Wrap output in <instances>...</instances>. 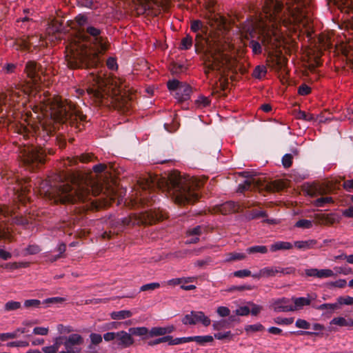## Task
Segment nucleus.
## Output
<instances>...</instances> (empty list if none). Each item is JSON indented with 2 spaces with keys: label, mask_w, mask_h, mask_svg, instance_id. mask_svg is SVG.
<instances>
[{
  "label": "nucleus",
  "mask_w": 353,
  "mask_h": 353,
  "mask_svg": "<svg viewBox=\"0 0 353 353\" xmlns=\"http://www.w3.org/2000/svg\"><path fill=\"white\" fill-rule=\"evenodd\" d=\"M160 287V284L159 283H150L143 285L140 291H153Z\"/></svg>",
  "instance_id": "nucleus-55"
},
{
  "label": "nucleus",
  "mask_w": 353,
  "mask_h": 353,
  "mask_svg": "<svg viewBox=\"0 0 353 353\" xmlns=\"http://www.w3.org/2000/svg\"><path fill=\"white\" fill-rule=\"evenodd\" d=\"M170 339H171V336L170 335H167V336H162V337L156 339L152 340V341H150L148 343V345L149 346H154V345H157L160 344L161 343L168 342L169 343Z\"/></svg>",
  "instance_id": "nucleus-47"
},
{
  "label": "nucleus",
  "mask_w": 353,
  "mask_h": 353,
  "mask_svg": "<svg viewBox=\"0 0 353 353\" xmlns=\"http://www.w3.org/2000/svg\"><path fill=\"white\" fill-rule=\"evenodd\" d=\"M203 230V228L201 225H197L192 229H190L188 231V234L189 236H198L201 234L202 230Z\"/></svg>",
  "instance_id": "nucleus-64"
},
{
  "label": "nucleus",
  "mask_w": 353,
  "mask_h": 353,
  "mask_svg": "<svg viewBox=\"0 0 353 353\" xmlns=\"http://www.w3.org/2000/svg\"><path fill=\"white\" fill-rule=\"evenodd\" d=\"M317 241L314 239H308L306 241H296L294 242V246L301 250H307L315 247Z\"/></svg>",
  "instance_id": "nucleus-22"
},
{
  "label": "nucleus",
  "mask_w": 353,
  "mask_h": 353,
  "mask_svg": "<svg viewBox=\"0 0 353 353\" xmlns=\"http://www.w3.org/2000/svg\"><path fill=\"white\" fill-rule=\"evenodd\" d=\"M129 332L131 336H147L150 337V330L145 327H130L129 329Z\"/></svg>",
  "instance_id": "nucleus-30"
},
{
  "label": "nucleus",
  "mask_w": 353,
  "mask_h": 353,
  "mask_svg": "<svg viewBox=\"0 0 353 353\" xmlns=\"http://www.w3.org/2000/svg\"><path fill=\"white\" fill-rule=\"evenodd\" d=\"M296 228L308 229L312 226V222L307 219H300L296 223Z\"/></svg>",
  "instance_id": "nucleus-52"
},
{
  "label": "nucleus",
  "mask_w": 353,
  "mask_h": 353,
  "mask_svg": "<svg viewBox=\"0 0 353 353\" xmlns=\"http://www.w3.org/2000/svg\"><path fill=\"white\" fill-rule=\"evenodd\" d=\"M267 73V69L264 65H257L252 73V76L256 78L261 79Z\"/></svg>",
  "instance_id": "nucleus-35"
},
{
  "label": "nucleus",
  "mask_w": 353,
  "mask_h": 353,
  "mask_svg": "<svg viewBox=\"0 0 353 353\" xmlns=\"http://www.w3.org/2000/svg\"><path fill=\"white\" fill-rule=\"evenodd\" d=\"M274 323L280 325H288L292 324L294 322V318H282V317H276L273 319Z\"/></svg>",
  "instance_id": "nucleus-42"
},
{
  "label": "nucleus",
  "mask_w": 353,
  "mask_h": 353,
  "mask_svg": "<svg viewBox=\"0 0 353 353\" xmlns=\"http://www.w3.org/2000/svg\"><path fill=\"white\" fill-rule=\"evenodd\" d=\"M84 39L92 46L94 51L87 48L72 50L65 56L68 65L71 69L97 68L101 65L99 54L105 52L110 46L108 38L102 34L103 28L88 24L83 31Z\"/></svg>",
  "instance_id": "nucleus-3"
},
{
  "label": "nucleus",
  "mask_w": 353,
  "mask_h": 353,
  "mask_svg": "<svg viewBox=\"0 0 353 353\" xmlns=\"http://www.w3.org/2000/svg\"><path fill=\"white\" fill-rule=\"evenodd\" d=\"M8 94L3 96L0 99L3 102V105H0V113H2L4 110V108L6 109V103L8 101H11L12 102L17 101L18 99L20 97L19 92H17L12 87H11L8 91Z\"/></svg>",
  "instance_id": "nucleus-16"
},
{
  "label": "nucleus",
  "mask_w": 353,
  "mask_h": 353,
  "mask_svg": "<svg viewBox=\"0 0 353 353\" xmlns=\"http://www.w3.org/2000/svg\"><path fill=\"white\" fill-rule=\"evenodd\" d=\"M65 341L74 346L80 345L83 343V338L78 334H72L65 337Z\"/></svg>",
  "instance_id": "nucleus-29"
},
{
  "label": "nucleus",
  "mask_w": 353,
  "mask_h": 353,
  "mask_svg": "<svg viewBox=\"0 0 353 353\" xmlns=\"http://www.w3.org/2000/svg\"><path fill=\"white\" fill-rule=\"evenodd\" d=\"M246 252L248 254H255V253H261V254H266L268 252V249L267 246L265 245H254L249 247L246 249Z\"/></svg>",
  "instance_id": "nucleus-33"
},
{
  "label": "nucleus",
  "mask_w": 353,
  "mask_h": 353,
  "mask_svg": "<svg viewBox=\"0 0 353 353\" xmlns=\"http://www.w3.org/2000/svg\"><path fill=\"white\" fill-rule=\"evenodd\" d=\"M312 307L316 310L323 311L326 310L325 314H332L334 310H338V305L336 303H323L321 305L312 304Z\"/></svg>",
  "instance_id": "nucleus-24"
},
{
  "label": "nucleus",
  "mask_w": 353,
  "mask_h": 353,
  "mask_svg": "<svg viewBox=\"0 0 353 353\" xmlns=\"http://www.w3.org/2000/svg\"><path fill=\"white\" fill-rule=\"evenodd\" d=\"M110 315L112 319L122 320L131 317L132 316V312L130 310H124L112 312Z\"/></svg>",
  "instance_id": "nucleus-26"
},
{
  "label": "nucleus",
  "mask_w": 353,
  "mask_h": 353,
  "mask_svg": "<svg viewBox=\"0 0 353 353\" xmlns=\"http://www.w3.org/2000/svg\"><path fill=\"white\" fill-rule=\"evenodd\" d=\"M315 294H307V297H293L291 300L294 303L292 305L293 312L303 309L304 306L312 305V302L316 299Z\"/></svg>",
  "instance_id": "nucleus-12"
},
{
  "label": "nucleus",
  "mask_w": 353,
  "mask_h": 353,
  "mask_svg": "<svg viewBox=\"0 0 353 353\" xmlns=\"http://www.w3.org/2000/svg\"><path fill=\"white\" fill-rule=\"evenodd\" d=\"M282 164L285 168H290L292 164V155L285 154L282 158Z\"/></svg>",
  "instance_id": "nucleus-62"
},
{
  "label": "nucleus",
  "mask_w": 353,
  "mask_h": 353,
  "mask_svg": "<svg viewBox=\"0 0 353 353\" xmlns=\"http://www.w3.org/2000/svg\"><path fill=\"white\" fill-rule=\"evenodd\" d=\"M333 1L341 12L349 13L353 10V0H333Z\"/></svg>",
  "instance_id": "nucleus-19"
},
{
  "label": "nucleus",
  "mask_w": 353,
  "mask_h": 353,
  "mask_svg": "<svg viewBox=\"0 0 353 353\" xmlns=\"http://www.w3.org/2000/svg\"><path fill=\"white\" fill-rule=\"evenodd\" d=\"M246 258L244 253L231 252L228 254L227 261H240Z\"/></svg>",
  "instance_id": "nucleus-41"
},
{
  "label": "nucleus",
  "mask_w": 353,
  "mask_h": 353,
  "mask_svg": "<svg viewBox=\"0 0 353 353\" xmlns=\"http://www.w3.org/2000/svg\"><path fill=\"white\" fill-rule=\"evenodd\" d=\"M192 38L190 36L187 35L186 37L182 39L179 48L181 50H188L192 47Z\"/></svg>",
  "instance_id": "nucleus-39"
},
{
  "label": "nucleus",
  "mask_w": 353,
  "mask_h": 353,
  "mask_svg": "<svg viewBox=\"0 0 353 353\" xmlns=\"http://www.w3.org/2000/svg\"><path fill=\"white\" fill-rule=\"evenodd\" d=\"M276 274L279 273L283 275L285 274H291L295 272V268L294 267H288V268H280L275 267Z\"/></svg>",
  "instance_id": "nucleus-48"
},
{
  "label": "nucleus",
  "mask_w": 353,
  "mask_h": 353,
  "mask_svg": "<svg viewBox=\"0 0 353 353\" xmlns=\"http://www.w3.org/2000/svg\"><path fill=\"white\" fill-rule=\"evenodd\" d=\"M57 119L62 122L70 121L73 123L77 121V128L81 130V122L86 121V116L81 112L73 110L70 105H64L62 103L57 104V110L55 112Z\"/></svg>",
  "instance_id": "nucleus-6"
},
{
  "label": "nucleus",
  "mask_w": 353,
  "mask_h": 353,
  "mask_svg": "<svg viewBox=\"0 0 353 353\" xmlns=\"http://www.w3.org/2000/svg\"><path fill=\"white\" fill-rule=\"evenodd\" d=\"M254 179H246L244 181L243 183H240L238 187V192H243L245 190H249L251 188V185L252 183H254Z\"/></svg>",
  "instance_id": "nucleus-45"
},
{
  "label": "nucleus",
  "mask_w": 353,
  "mask_h": 353,
  "mask_svg": "<svg viewBox=\"0 0 353 353\" xmlns=\"http://www.w3.org/2000/svg\"><path fill=\"white\" fill-rule=\"evenodd\" d=\"M336 304L338 305V309H339L342 305H353V297L350 296H339L336 299Z\"/></svg>",
  "instance_id": "nucleus-36"
},
{
  "label": "nucleus",
  "mask_w": 353,
  "mask_h": 353,
  "mask_svg": "<svg viewBox=\"0 0 353 353\" xmlns=\"http://www.w3.org/2000/svg\"><path fill=\"white\" fill-rule=\"evenodd\" d=\"M311 0H287L286 4L288 6L291 15L298 21L303 19L309 21L311 16Z\"/></svg>",
  "instance_id": "nucleus-7"
},
{
  "label": "nucleus",
  "mask_w": 353,
  "mask_h": 353,
  "mask_svg": "<svg viewBox=\"0 0 353 353\" xmlns=\"http://www.w3.org/2000/svg\"><path fill=\"white\" fill-rule=\"evenodd\" d=\"M254 278L261 276H276L275 267H265L260 270L259 273L252 275Z\"/></svg>",
  "instance_id": "nucleus-28"
},
{
  "label": "nucleus",
  "mask_w": 353,
  "mask_h": 353,
  "mask_svg": "<svg viewBox=\"0 0 353 353\" xmlns=\"http://www.w3.org/2000/svg\"><path fill=\"white\" fill-rule=\"evenodd\" d=\"M265 330V327L261 323H256L254 325H248L245 327V330L246 332H261Z\"/></svg>",
  "instance_id": "nucleus-46"
},
{
  "label": "nucleus",
  "mask_w": 353,
  "mask_h": 353,
  "mask_svg": "<svg viewBox=\"0 0 353 353\" xmlns=\"http://www.w3.org/2000/svg\"><path fill=\"white\" fill-rule=\"evenodd\" d=\"M143 190L165 188L172 199L179 205L194 203L199 198V190L203 182L197 178L190 176H181L174 172L165 181L157 175L146 173L139 180Z\"/></svg>",
  "instance_id": "nucleus-1"
},
{
  "label": "nucleus",
  "mask_w": 353,
  "mask_h": 353,
  "mask_svg": "<svg viewBox=\"0 0 353 353\" xmlns=\"http://www.w3.org/2000/svg\"><path fill=\"white\" fill-rule=\"evenodd\" d=\"M167 218L165 212L160 210L159 208L150 209L142 212L139 214H133L129 217L112 220V226L118 229V231L122 230L127 225H152L158 221Z\"/></svg>",
  "instance_id": "nucleus-4"
},
{
  "label": "nucleus",
  "mask_w": 353,
  "mask_h": 353,
  "mask_svg": "<svg viewBox=\"0 0 353 353\" xmlns=\"http://www.w3.org/2000/svg\"><path fill=\"white\" fill-rule=\"evenodd\" d=\"M295 325L298 328L309 330L311 328V324L305 319H298L295 322Z\"/></svg>",
  "instance_id": "nucleus-51"
},
{
  "label": "nucleus",
  "mask_w": 353,
  "mask_h": 353,
  "mask_svg": "<svg viewBox=\"0 0 353 353\" xmlns=\"http://www.w3.org/2000/svg\"><path fill=\"white\" fill-rule=\"evenodd\" d=\"M74 20L83 31L85 30V26H87L88 24H91V23H88V18L85 14H79L75 17Z\"/></svg>",
  "instance_id": "nucleus-31"
},
{
  "label": "nucleus",
  "mask_w": 353,
  "mask_h": 353,
  "mask_svg": "<svg viewBox=\"0 0 353 353\" xmlns=\"http://www.w3.org/2000/svg\"><path fill=\"white\" fill-rule=\"evenodd\" d=\"M334 276V272L332 270L322 269L318 270L317 277L318 278H327Z\"/></svg>",
  "instance_id": "nucleus-54"
},
{
  "label": "nucleus",
  "mask_w": 353,
  "mask_h": 353,
  "mask_svg": "<svg viewBox=\"0 0 353 353\" xmlns=\"http://www.w3.org/2000/svg\"><path fill=\"white\" fill-rule=\"evenodd\" d=\"M312 329L314 330V332L299 330L297 332H292L290 333L291 334H296L301 335V336H304V335L319 336L320 334V332L325 330V326L321 323H316L312 325Z\"/></svg>",
  "instance_id": "nucleus-20"
},
{
  "label": "nucleus",
  "mask_w": 353,
  "mask_h": 353,
  "mask_svg": "<svg viewBox=\"0 0 353 353\" xmlns=\"http://www.w3.org/2000/svg\"><path fill=\"white\" fill-rule=\"evenodd\" d=\"M292 248L293 245L290 242L279 241L270 245V250L274 252L277 251L291 250Z\"/></svg>",
  "instance_id": "nucleus-21"
},
{
  "label": "nucleus",
  "mask_w": 353,
  "mask_h": 353,
  "mask_svg": "<svg viewBox=\"0 0 353 353\" xmlns=\"http://www.w3.org/2000/svg\"><path fill=\"white\" fill-rule=\"evenodd\" d=\"M90 341L94 345H97L102 342L103 337L99 334L91 333L90 334Z\"/></svg>",
  "instance_id": "nucleus-63"
},
{
  "label": "nucleus",
  "mask_w": 353,
  "mask_h": 353,
  "mask_svg": "<svg viewBox=\"0 0 353 353\" xmlns=\"http://www.w3.org/2000/svg\"><path fill=\"white\" fill-rule=\"evenodd\" d=\"M257 39L260 41L262 46H264L265 48H268L272 43V36L269 33L265 32L263 30L259 31Z\"/></svg>",
  "instance_id": "nucleus-23"
},
{
  "label": "nucleus",
  "mask_w": 353,
  "mask_h": 353,
  "mask_svg": "<svg viewBox=\"0 0 353 353\" xmlns=\"http://www.w3.org/2000/svg\"><path fill=\"white\" fill-rule=\"evenodd\" d=\"M117 344L121 348L128 347L134 342L130 332L119 331L117 332Z\"/></svg>",
  "instance_id": "nucleus-13"
},
{
  "label": "nucleus",
  "mask_w": 353,
  "mask_h": 353,
  "mask_svg": "<svg viewBox=\"0 0 353 353\" xmlns=\"http://www.w3.org/2000/svg\"><path fill=\"white\" fill-rule=\"evenodd\" d=\"M63 345L65 346V351H61L59 353H79L81 352V348L70 345L67 341H64Z\"/></svg>",
  "instance_id": "nucleus-40"
},
{
  "label": "nucleus",
  "mask_w": 353,
  "mask_h": 353,
  "mask_svg": "<svg viewBox=\"0 0 353 353\" xmlns=\"http://www.w3.org/2000/svg\"><path fill=\"white\" fill-rule=\"evenodd\" d=\"M21 306V303L18 301H10L5 304L6 311H12L20 308Z\"/></svg>",
  "instance_id": "nucleus-50"
},
{
  "label": "nucleus",
  "mask_w": 353,
  "mask_h": 353,
  "mask_svg": "<svg viewBox=\"0 0 353 353\" xmlns=\"http://www.w3.org/2000/svg\"><path fill=\"white\" fill-rule=\"evenodd\" d=\"M191 93V86L183 83L178 92H176L175 98L180 102L185 101L190 99Z\"/></svg>",
  "instance_id": "nucleus-14"
},
{
  "label": "nucleus",
  "mask_w": 353,
  "mask_h": 353,
  "mask_svg": "<svg viewBox=\"0 0 353 353\" xmlns=\"http://www.w3.org/2000/svg\"><path fill=\"white\" fill-rule=\"evenodd\" d=\"M270 307L275 312L278 313L293 312L291 300L285 297L272 299L271 301Z\"/></svg>",
  "instance_id": "nucleus-11"
},
{
  "label": "nucleus",
  "mask_w": 353,
  "mask_h": 353,
  "mask_svg": "<svg viewBox=\"0 0 353 353\" xmlns=\"http://www.w3.org/2000/svg\"><path fill=\"white\" fill-rule=\"evenodd\" d=\"M19 336H18V334H17V332L16 330L14 331L13 332H7V333L0 334V340L3 341H7L8 339H16Z\"/></svg>",
  "instance_id": "nucleus-58"
},
{
  "label": "nucleus",
  "mask_w": 353,
  "mask_h": 353,
  "mask_svg": "<svg viewBox=\"0 0 353 353\" xmlns=\"http://www.w3.org/2000/svg\"><path fill=\"white\" fill-rule=\"evenodd\" d=\"M176 330L175 326L173 325L166 327H153L150 330V337L154 336H164L165 334H170L174 332Z\"/></svg>",
  "instance_id": "nucleus-15"
},
{
  "label": "nucleus",
  "mask_w": 353,
  "mask_h": 353,
  "mask_svg": "<svg viewBox=\"0 0 353 353\" xmlns=\"http://www.w3.org/2000/svg\"><path fill=\"white\" fill-rule=\"evenodd\" d=\"M330 324L339 327H346V319L342 316L335 317L330 321Z\"/></svg>",
  "instance_id": "nucleus-53"
},
{
  "label": "nucleus",
  "mask_w": 353,
  "mask_h": 353,
  "mask_svg": "<svg viewBox=\"0 0 353 353\" xmlns=\"http://www.w3.org/2000/svg\"><path fill=\"white\" fill-rule=\"evenodd\" d=\"M212 327L214 330H220L223 328L230 327L228 325V321L226 320H221L219 321H216L212 324Z\"/></svg>",
  "instance_id": "nucleus-56"
},
{
  "label": "nucleus",
  "mask_w": 353,
  "mask_h": 353,
  "mask_svg": "<svg viewBox=\"0 0 353 353\" xmlns=\"http://www.w3.org/2000/svg\"><path fill=\"white\" fill-rule=\"evenodd\" d=\"M65 299L62 297H51L45 299L43 303L46 304H59L64 302Z\"/></svg>",
  "instance_id": "nucleus-61"
},
{
  "label": "nucleus",
  "mask_w": 353,
  "mask_h": 353,
  "mask_svg": "<svg viewBox=\"0 0 353 353\" xmlns=\"http://www.w3.org/2000/svg\"><path fill=\"white\" fill-rule=\"evenodd\" d=\"M283 3L279 0H265L263 6V12L265 18L270 22H272V26H276L281 23H284L285 19L282 14Z\"/></svg>",
  "instance_id": "nucleus-8"
},
{
  "label": "nucleus",
  "mask_w": 353,
  "mask_h": 353,
  "mask_svg": "<svg viewBox=\"0 0 353 353\" xmlns=\"http://www.w3.org/2000/svg\"><path fill=\"white\" fill-rule=\"evenodd\" d=\"M254 205V203H250V201L243 202L241 204H239L234 201H229L220 205L219 211L223 214H227L242 212L244 209L250 208Z\"/></svg>",
  "instance_id": "nucleus-9"
},
{
  "label": "nucleus",
  "mask_w": 353,
  "mask_h": 353,
  "mask_svg": "<svg viewBox=\"0 0 353 353\" xmlns=\"http://www.w3.org/2000/svg\"><path fill=\"white\" fill-rule=\"evenodd\" d=\"M193 321L194 325L197 323H201L204 326L207 327L210 325L211 321L210 318L205 315L203 312L201 311H192Z\"/></svg>",
  "instance_id": "nucleus-18"
},
{
  "label": "nucleus",
  "mask_w": 353,
  "mask_h": 353,
  "mask_svg": "<svg viewBox=\"0 0 353 353\" xmlns=\"http://www.w3.org/2000/svg\"><path fill=\"white\" fill-rule=\"evenodd\" d=\"M282 188L281 185L276 182L272 181L265 185L264 189L267 192H278Z\"/></svg>",
  "instance_id": "nucleus-37"
},
{
  "label": "nucleus",
  "mask_w": 353,
  "mask_h": 353,
  "mask_svg": "<svg viewBox=\"0 0 353 353\" xmlns=\"http://www.w3.org/2000/svg\"><path fill=\"white\" fill-rule=\"evenodd\" d=\"M41 304V301L38 299H28L24 302V307L26 308H38Z\"/></svg>",
  "instance_id": "nucleus-49"
},
{
  "label": "nucleus",
  "mask_w": 353,
  "mask_h": 353,
  "mask_svg": "<svg viewBox=\"0 0 353 353\" xmlns=\"http://www.w3.org/2000/svg\"><path fill=\"white\" fill-rule=\"evenodd\" d=\"M219 63L209 61V63H205V72L208 74L211 71L219 70Z\"/></svg>",
  "instance_id": "nucleus-59"
},
{
  "label": "nucleus",
  "mask_w": 353,
  "mask_h": 353,
  "mask_svg": "<svg viewBox=\"0 0 353 353\" xmlns=\"http://www.w3.org/2000/svg\"><path fill=\"white\" fill-rule=\"evenodd\" d=\"M95 0H77L78 6L86 8L93 9Z\"/></svg>",
  "instance_id": "nucleus-57"
},
{
  "label": "nucleus",
  "mask_w": 353,
  "mask_h": 353,
  "mask_svg": "<svg viewBox=\"0 0 353 353\" xmlns=\"http://www.w3.org/2000/svg\"><path fill=\"white\" fill-rule=\"evenodd\" d=\"M268 216L265 211L254 209L252 210L247 211L245 217L248 220H253L261 217H266Z\"/></svg>",
  "instance_id": "nucleus-27"
},
{
  "label": "nucleus",
  "mask_w": 353,
  "mask_h": 353,
  "mask_svg": "<svg viewBox=\"0 0 353 353\" xmlns=\"http://www.w3.org/2000/svg\"><path fill=\"white\" fill-rule=\"evenodd\" d=\"M186 69L184 65L178 63H173L170 67V70L172 74H179L184 72Z\"/></svg>",
  "instance_id": "nucleus-34"
},
{
  "label": "nucleus",
  "mask_w": 353,
  "mask_h": 353,
  "mask_svg": "<svg viewBox=\"0 0 353 353\" xmlns=\"http://www.w3.org/2000/svg\"><path fill=\"white\" fill-rule=\"evenodd\" d=\"M249 47L252 49L254 54H261L262 53V45L259 40L252 39L249 42Z\"/></svg>",
  "instance_id": "nucleus-32"
},
{
  "label": "nucleus",
  "mask_w": 353,
  "mask_h": 353,
  "mask_svg": "<svg viewBox=\"0 0 353 353\" xmlns=\"http://www.w3.org/2000/svg\"><path fill=\"white\" fill-rule=\"evenodd\" d=\"M31 37L28 36L27 38L24 37L17 38L14 41V46L16 47L17 50H26L29 51L31 43L30 42Z\"/></svg>",
  "instance_id": "nucleus-17"
},
{
  "label": "nucleus",
  "mask_w": 353,
  "mask_h": 353,
  "mask_svg": "<svg viewBox=\"0 0 353 353\" xmlns=\"http://www.w3.org/2000/svg\"><path fill=\"white\" fill-rule=\"evenodd\" d=\"M234 313H236V314L238 316H248L250 313V309L247 305L241 306L237 308L234 311Z\"/></svg>",
  "instance_id": "nucleus-60"
},
{
  "label": "nucleus",
  "mask_w": 353,
  "mask_h": 353,
  "mask_svg": "<svg viewBox=\"0 0 353 353\" xmlns=\"http://www.w3.org/2000/svg\"><path fill=\"white\" fill-rule=\"evenodd\" d=\"M41 65L35 61H28L26 63L24 72L34 85L41 81Z\"/></svg>",
  "instance_id": "nucleus-10"
},
{
  "label": "nucleus",
  "mask_w": 353,
  "mask_h": 353,
  "mask_svg": "<svg viewBox=\"0 0 353 353\" xmlns=\"http://www.w3.org/2000/svg\"><path fill=\"white\" fill-rule=\"evenodd\" d=\"M182 84H183V83L180 82L177 79H172V80H169L167 82V87L169 90H171V91L174 90L176 92H178L179 88L181 87V85Z\"/></svg>",
  "instance_id": "nucleus-44"
},
{
  "label": "nucleus",
  "mask_w": 353,
  "mask_h": 353,
  "mask_svg": "<svg viewBox=\"0 0 353 353\" xmlns=\"http://www.w3.org/2000/svg\"><path fill=\"white\" fill-rule=\"evenodd\" d=\"M23 163L28 169L34 170L46 161V151L41 146H31L24 150Z\"/></svg>",
  "instance_id": "nucleus-5"
},
{
  "label": "nucleus",
  "mask_w": 353,
  "mask_h": 353,
  "mask_svg": "<svg viewBox=\"0 0 353 353\" xmlns=\"http://www.w3.org/2000/svg\"><path fill=\"white\" fill-rule=\"evenodd\" d=\"M140 202L143 205H152L156 203V195L154 192H145L144 195L140 198Z\"/></svg>",
  "instance_id": "nucleus-25"
},
{
  "label": "nucleus",
  "mask_w": 353,
  "mask_h": 353,
  "mask_svg": "<svg viewBox=\"0 0 353 353\" xmlns=\"http://www.w3.org/2000/svg\"><path fill=\"white\" fill-rule=\"evenodd\" d=\"M213 341L214 337L210 335L196 336V342L201 345H205L207 343H211Z\"/></svg>",
  "instance_id": "nucleus-43"
},
{
  "label": "nucleus",
  "mask_w": 353,
  "mask_h": 353,
  "mask_svg": "<svg viewBox=\"0 0 353 353\" xmlns=\"http://www.w3.org/2000/svg\"><path fill=\"white\" fill-rule=\"evenodd\" d=\"M333 202V199L330 196H322L316 199L314 204L316 207H324L327 203Z\"/></svg>",
  "instance_id": "nucleus-38"
},
{
  "label": "nucleus",
  "mask_w": 353,
  "mask_h": 353,
  "mask_svg": "<svg viewBox=\"0 0 353 353\" xmlns=\"http://www.w3.org/2000/svg\"><path fill=\"white\" fill-rule=\"evenodd\" d=\"M42 192L55 203H74L92 201V197L98 194V190L87 183H73L65 181L60 174H55L43 184Z\"/></svg>",
  "instance_id": "nucleus-2"
}]
</instances>
